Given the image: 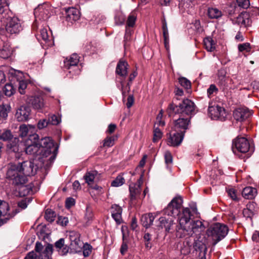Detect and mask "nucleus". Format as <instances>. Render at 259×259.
<instances>
[{
  "label": "nucleus",
  "mask_w": 259,
  "mask_h": 259,
  "mask_svg": "<svg viewBox=\"0 0 259 259\" xmlns=\"http://www.w3.org/2000/svg\"><path fill=\"white\" fill-rule=\"evenodd\" d=\"M202 222L199 220L193 221L188 223V225L183 229H178L177 231V236L182 238L188 236H191L194 233L201 232L204 229Z\"/></svg>",
  "instance_id": "obj_4"
},
{
  "label": "nucleus",
  "mask_w": 259,
  "mask_h": 259,
  "mask_svg": "<svg viewBox=\"0 0 259 259\" xmlns=\"http://www.w3.org/2000/svg\"><path fill=\"white\" fill-rule=\"evenodd\" d=\"M65 241L63 238H61L55 243V247L61 255L66 254L69 250V247L65 245Z\"/></svg>",
  "instance_id": "obj_29"
},
{
  "label": "nucleus",
  "mask_w": 259,
  "mask_h": 259,
  "mask_svg": "<svg viewBox=\"0 0 259 259\" xmlns=\"http://www.w3.org/2000/svg\"><path fill=\"white\" fill-rule=\"evenodd\" d=\"M51 7L47 4L39 5L34 9V15L37 19L47 20L51 15Z\"/></svg>",
  "instance_id": "obj_11"
},
{
  "label": "nucleus",
  "mask_w": 259,
  "mask_h": 259,
  "mask_svg": "<svg viewBox=\"0 0 259 259\" xmlns=\"http://www.w3.org/2000/svg\"><path fill=\"white\" fill-rule=\"evenodd\" d=\"M10 107L9 106H3L0 110V119H6L8 117V114L10 112Z\"/></svg>",
  "instance_id": "obj_48"
},
{
  "label": "nucleus",
  "mask_w": 259,
  "mask_h": 259,
  "mask_svg": "<svg viewBox=\"0 0 259 259\" xmlns=\"http://www.w3.org/2000/svg\"><path fill=\"white\" fill-rule=\"evenodd\" d=\"M247 13H241L236 19L235 23L241 26L247 27L250 25L251 20Z\"/></svg>",
  "instance_id": "obj_28"
},
{
  "label": "nucleus",
  "mask_w": 259,
  "mask_h": 259,
  "mask_svg": "<svg viewBox=\"0 0 259 259\" xmlns=\"http://www.w3.org/2000/svg\"><path fill=\"white\" fill-rule=\"evenodd\" d=\"M228 195L235 201H238V199L236 195V191L233 188L229 189L227 190Z\"/></svg>",
  "instance_id": "obj_56"
},
{
  "label": "nucleus",
  "mask_w": 259,
  "mask_h": 259,
  "mask_svg": "<svg viewBox=\"0 0 259 259\" xmlns=\"http://www.w3.org/2000/svg\"><path fill=\"white\" fill-rule=\"evenodd\" d=\"M205 49L209 52H212L215 49V44L210 37H206L203 40Z\"/></svg>",
  "instance_id": "obj_40"
},
{
  "label": "nucleus",
  "mask_w": 259,
  "mask_h": 259,
  "mask_svg": "<svg viewBox=\"0 0 259 259\" xmlns=\"http://www.w3.org/2000/svg\"><path fill=\"white\" fill-rule=\"evenodd\" d=\"M163 116V110H161L156 117V122L155 123V126H163L165 125V122L162 120Z\"/></svg>",
  "instance_id": "obj_52"
},
{
  "label": "nucleus",
  "mask_w": 259,
  "mask_h": 259,
  "mask_svg": "<svg viewBox=\"0 0 259 259\" xmlns=\"http://www.w3.org/2000/svg\"><path fill=\"white\" fill-rule=\"evenodd\" d=\"M175 116L174 121V128L176 131L185 134L191 124V117L177 115Z\"/></svg>",
  "instance_id": "obj_8"
},
{
  "label": "nucleus",
  "mask_w": 259,
  "mask_h": 259,
  "mask_svg": "<svg viewBox=\"0 0 259 259\" xmlns=\"http://www.w3.org/2000/svg\"><path fill=\"white\" fill-rule=\"evenodd\" d=\"M45 219L49 222H52L55 220L56 214L55 211L51 209H47L45 212Z\"/></svg>",
  "instance_id": "obj_45"
},
{
  "label": "nucleus",
  "mask_w": 259,
  "mask_h": 259,
  "mask_svg": "<svg viewBox=\"0 0 259 259\" xmlns=\"http://www.w3.org/2000/svg\"><path fill=\"white\" fill-rule=\"evenodd\" d=\"M92 247L89 244H86L83 246V254L84 256H88L92 252Z\"/></svg>",
  "instance_id": "obj_57"
},
{
  "label": "nucleus",
  "mask_w": 259,
  "mask_h": 259,
  "mask_svg": "<svg viewBox=\"0 0 259 259\" xmlns=\"http://www.w3.org/2000/svg\"><path fill=\"white\" fill-rule=\"evenodd\" d=\"M134 102V98L133 96L129 95L127 99V102L126 103V106L128 108H131L133 105Z\"/></svg>",
  "instance_id": "obj_63"
},
{
  "label": "nucleus",
  "mask_w": 259,
  "mask_h": 259,
  "mask_svg": "<svg viewBox=\"0 0 259 259\" xmlns=\"http://www.w3.org/2000/svg\"><path fill=\"white\" fill-rule=\"evenodd\" d=\"M168 110L169 113H175L177 115L186 116L192 118L195 113V106L194 103L190 100L184 99L179 105H174L173 103L169 105Z\"/></svg>",
  "instance_id": "obj_1"
},
{
  "label": "nucleus",
  "mask_w": 259,
  "mask_h": 259,
  "mask_svg": "<svg viewBox=\"0 0 259 259\" xmlns=\"http://www.w3.org/2000/svg\"><path fill=\"white\" fill-rule=\"evenodd\" d=\"M144 239L145 242V246L147 248H150L151 247V235L149 233H145L144 235Z\"/></svg>",
  "instance_id": "obj_53"
},
{
  "label": "nucleus",
  "mask_w": 259,
  "mask_h": 259,
  "mask_svg": "<svg viewBox=\"0 0 259 259\" xmlns=\"http://www.w3.org/2000/svg\"><path fill=\"white\" fill-rule=\"evenodd\" d=\"M40 148L44 149L45 155L46 157L51 155L49 158L50 162H52L56 157L58 148L55 146L54 142L49 137L41 139L40 142ZM42 151V149L41 150Z\"/></svg>",
  "instance_id": "obj_5"
},
{
  "label": "nucleus",
  "mask_w": 259,
  "mask_h": 259,
  "mask_svg": "<svg viewBox=\"0 0 259 259\" xmlns=\"http://www.w3.org/2000/svg\"><path fill=\"white\" fill-rule=\"evenodd\" d=\"M75 204V200L72 198H68L66 200V207L70 208Z\"/></svg>",
  "instance_id": "obj_61"
},
{
  "label": "nucleus",
  "mask_w": 259,
  "mask_h": 259,
  "mask_svg": "<svg viewBox=\"0 0 259 259\" xmlns=\"http://www.w3.org/2000/svg\"><path fill=\"white\" fill-rule=\"evenodd\" d=\"M6 96L10 97L15 92V89L11 83H7L3 89Z\"/></svg>",
  "instance_id": "obj_43"
},
{
  "label": "nucleus",
  "mask_w": 259,
  "mask_h": 259,
  "mask_svg": "<svg viewBox=\"0 0 259 259\" xmlns=\"http://www.w3.org/2000/svg\"><path fill=\"white\" fill-rule=\"evenodd\" d=\"M25 145L26 154L34 156L40 153V145L38 135L29 136L25 142Z\"/></svg>",
  "instance_id": "obj_6"
},
{
  "label": "nucleus",
  "mask_w": 259,
  "mask_h": 259,
  "mask_svg": "<svg viewBox=\"0 0 259 259\" xmlns=\"http://www.w3.org/2000/svg\"><path fill=\"white\" fill-rule=\"evenodd\" d=\"M98 172L96 170L88 172L84 176L85 182L88 185L90 186L94 182L95 176H97Z\"/></svg>",
  "instance_id": "obj_38"
},
{
  "label": "nucleus",
  "mask_w": 259,
  "mask_h": 259,
  "mask_svg": "<svg viewBox=\"0 0 259 259\" xmlns=\"http://www.w3.org/2000/svg\"><path fill=\"white\" fill-rule=\"evenodd\" d=\"M14 138L10 130L4 129L0 133V140L4 142H10Z\"/></svg>",
  "instance_id": "obj_36"
},
{
  "label": "nucleus",
  "mask_w": 259,
  "mask_h": 259,
  "mask_svg": "<svg viewBox=\"0 0 259 259\" xmlns=\"http://www.w3.org/2000/svg\"><path fill=\"white\" fill-rule=\"evenodd\" d=\"M218 92V89L214 84L210 85L209 88L207 90V93L208 97L210 98L213 96L214 94H216Z\"/></svg>",
  "instance_id": "obj_51"
},
{
  "label": "nucleus",
  "mask_w": 259,
  "mask_h": 259,
  "mask_svg": "<svg viewBox=\"0 0 259 259\" xmlns=\"http://www.w3.org/2000/svg\"><path fill=\"white\" fill-rule=\"evenodd\" d=\"M7 178L12 181L13 184L26 183L27 178L22 175L18 164L10 163L8 166Z\"/></svg>",
  "instance_id": "obj_3"
},
{
  "label": "nucleus",
  "mask_w": 259,
  "mask_h": 259,
  "mask_svg": "<svg viewBox=\"0 0 259 259\" xmlns=\"http://www.w3.org/2000/svg\"><path fill=\"white\" fill-rule=\"evenodd\" d=\"M116 127H117V126H116V124L111 123L108 125V129L106 131V133L111 134L114 132Z\"/></svg>",
  "instance_id": "obj_64"
},
{
  "label": "nucleus",
  "mask_w": 259,
  "mask_h": 259,
  "mask_svg": "<svg viewBox=\"0 0 259 259\" xmlns=\"http://www.w3.org/2000/svg\"><path fill=\"white\" fill-rule=\"evenodd\" d=\"M238 50L240 52L246 51H249L250 50V44L249 43H244L238 45Z\"/></svg>",
  "instance_id": "obj_58"
},
{
  "label": "nucleus",
  "mask_w": 259,
  "mask_h": 259,
  "mask_svg": "<svg viewBox=\"0 0 259 259\" xmlns=\"http://www.w3.org/2000/svg\"><path fill=\"white\" fill-rule=\"evenodd\" d=\"M222 12L217 8H209L208 10V16L211 19H218L222 16Z\"/></svg>",
  "instance_id": "obj_39"
},
{
  "label": "nucleus",
  "mask_w": 259,
  "mask_h": 259,
  "mask_svg": "<svg viewBox=\"0 0 259 259\" xmlns=\"http://www.w3.org/2000/svg\"><path fill=\"white\" fill-rule=\"evenodd\" d=\"M228 228L224 225L215 223L211 225L207 230L206 234L213 241L212 244L215 246L218 242L223 239L228 234Z\"/></svg>",
  "instance_id": "obj_2"
},
{
  "label": "nucleus",
  "mask_w": 259,
  "mask_h": 259,
  "mask_svg": "<svg viewBox=\"0 0 259 259\" xmlns=\"http://www.w3.org/2000/svg\"><path fill=\"white\" fill-rule=\"evenodd\" d=\"M193 248L197 252L199 253V258L206 259L207 248L206 245L202 241L196 240L193 243Z\"/></svg>",
  "instance_id": "obj_23"
},
{
  "label": "nucleus",
  "mask_w": 259,
  "mask_h": 259,
  "mask_svg": "<svg viewBox=\"0 0 259 259\" xmlns=\"http://www.w3.org/2000/svg\"><path fill=\"white\" fill-rule=\"evenodd\" d=\"M70 241V247L74 250H77L81 247V242L79 239L80 235L75 231H70L67 235Z\"/></svg>",
  "instance_id": "obj_21"
},
{
  "label": "nucleus",
  "mask_w": 259,
  "mask_h": 259,
  "mask_svg": "<svg viewBox=\"0 0 259 259\" xmlns=\"http://www.w3.org/2000/svg\"><path fill=\"white\" fill-rule=\"evenodd\" d=\"M48 124H49L48 120L45 119H41L38 122L37 127L38 129L41 130L46 127Z\"/></svg>",
  "instance_id": "obj_60"
},
{
  "label": "nucleus",
  "mask_w": 259,
  "mask_h": 259,
  "mask_svg": "<svg viewBox=\"0 0 259 259\" xmlns=\"http://www.w3.org/2000/svg\"><path fill=\"white\" fill-rule=\"evenodd\" d=\"M79 61V56L76 54L71 55L69 58H66L64 61V67L68 69H70L72 67H75L77 73H79L80 70L77 67Z\"/></svg>",
  "instance_id": "obj_19"
},
{
  "label": "nucleus",
  "mask_w": 259,
  "mask_h": 259,
  "mask_svg": "<svg viewBox=\"0 0 259 259\" xmlns=\"http://www.w3.org/2000/svg\"><path fill=\"white\" fill-rule=\"evenodd\" d=\"M218 75L219 79L222 82V83L225 81L226 72L224 69H221L219 70Z\"/></svg>",
  "instance_id": "obj_59"
},
{
  "label": "nucleus",
  "mask_w": 259,
  "mask_h": 259,
  "mask_svg": "<svg viewBox=\"0 0 259 259\" xmlns=\"http://www.w3.org/2000/svg\"><path fill=\"white\" fill-rule=\"evenodd\" d=\"M184 134L180 132H171L167 138V144L170 146L177 147L182 143Z\"/></svg>",
  "instance_id": "obj_17"
},
{
  "label": "nucleus",
  "mask_w": 259,
  "mask_h": 259,
  "mask_svg": "<svg viewBox=\"0 0 259 259\" xmlns=\"http://www.w3.org/2000/svg\"><path fill=\"white\" fill-rule=\"evenodd\" d=\"M193 243V240L190 238V236L186 237L181 246L180 251L181 254L184 255L189 254L191 252V247Z\"/></svg>",
  "instance_id": "obj_27"
},
{
  "label": "nucleus",
  "mask_w": 259,
  "mask_h": 259,
  "mask_svg": "<svg viewBox=\"0 0 259 259\" xmlns=\"http://www.w3.org/2000/svg\"><path fill=\"white\" fill-rule=\"evenodd\" d=\"M183 204V199L181 196L174 198L163 210L164 213L169 216L176 217L181 212Z\"/></svg>",
  "instance_id": "obj_7"
},
{
  "label": "nucleus",
  "mask_w": 259,
  "mask_h": 259,
  "mask_svg": "<svg viewBox=\"0 0 259 259\" xmlns=\"http://www.w3.org/2000/svg\"><path fill=\"white\" fill-rule=\"evenodd\" d=\"M155 216L156 215L152 213H146L143 215L141 218L142 225L146 228L150 227L153 224Z\"/></svg>",
  "instance_id": "obj_32"
},
{
  "label": "nucleus",
  "mask_w": 259,
  "mask_h": 259,
  "mask_svg": "<svg viewBox=\"0 0 259 259\" xmlns=\"http://www.w3.org/2000/svg\"><path fill=\"white\" fill-rule=\"evenodd\" d=\"M53 250V245L49 244L42 252L41 254V258H44V259H51Z\"/></svg>",
  "instance_id": "obj_41"
},
{
  "label": "nucleus",
  "mask_w": 259,
  "mask_h": 259,
  "mask_svg": "<svg viewBox=\"0 0 259 259\" xmlns=\"http://www.w3.org/2000/svg\"><path fill=\"white\" fill-rule=\"evenodd\" d=\"M22 175L26 176L34 175L36 172V168H34V164L31 161H24L21 163H18Z\"/></svg>",
  "instance_id": "obj_15"
},
{
  "label": "nucleus",
  "mask_w": 259,
  "mask_h": 259,
  "mask_svg": "<svg viewBox=\"0 0 259 259\" xmlns=\"http://www.w3.org/2000/svg\"><path fill=\"white\" fill-rule=\"evenodd\" d=\"M30 102L34 109H40L44 107V99L41 96L32 97Z\"/></svg>",
  "instance_id": "obj_34"
},
{
  "label": "nucleus",
  "mask_w": 259,
  "mask_h": 259,
  "mask_svg": "<svg viewBox=\"0 0 259 259\" xmlns=\"http://www.w3.org/2000/svg\"><path fill=\"white\" fill-rule=\"evenodd\" d=\"M250 149V144L248 140L244 137H237L233 141L232 150L235 152V149L241 153H246Z\"/></svg>",
  "instance_id": "obj_10"
},
{
  "label": "nucleus",
  "mask_w": 259,
  "mask_h": 259,
  "mask_svg": "<svg viewBox=\"0 0 259 259\" xmlns=\"http://www.w3.org/2000/svg\"><path fill=\"white\" fill-rule=\"evenodd\" d=\"M172 156L169 151H166L164 153V160L167 166H168L172 163Z\"/></svg>",
  "instance_id": "obj_50"
},
{
  "label": "nucleus",
  "mask_w": 259,
  "mask_h": 259,
  "mask_svg": "<svg viewBox=\"0 0 259 259\" xmlns=\"http://www.w3.org/2000/svg\"><path fill=\"white\" fill-rule=\"evenodd\" d=\"M25 183L14 184L17 187L16 189L21 197H24L33 193L32 184L25 185Z\"/></svg>",
  "instance_id": "obj_25"
},
{
  "label": "nucleus",
  "mask_w": 259,
  "mask_h": 259,
  "mask_svg": "<svg viewBox=\"0 0 259 259\" xmlns=\"http://www.w3.org/2000/svg\"><path fill=\"white\" fill-rule=\"evenodd\" d=\"M117 139V136L107 137L103 141V147H110L113 146Z\"/></svg>",
  "instance_id": "obj_42"
},
{
  "label": "nucleus",
  "mask_w": 259,
  "mask_h": 259,
  "mask_svg": "<svg viewBox=\"0 0 259 259\" xmlns=\"http://www.w3.org/2000/svg\"><path fill=\"white\" fill-rule=\"evenodd\" d=\"M19 136L23 138L29 135L31 136L33 135H37L35 134V126L31 124H22L19 126Z\"/></svg>",
  "instance_id": "obj_24"
},
{
  "label": "nucleus",
  "mask_w": 259,
  "mask_h": 259,
  "mask_svg": "<svg viewBox=\"0 0 259 259\" xmlns=\"http://www.w3.org/2000/svg\"><path fill=\"white\" fill-rule=\"evenodd\" d=\"M18 90L21 94H25V90L27 88V83L24 80H20L19 82Z\"/></svg>",
  "instance_id": "obj_55"
},
{
  "label": "nucleus",
  "mask_w": 259,
  "mask_h": 259,
  "mask_svg": "<svg viewBox=\"0 0 259 259\" xmlns=\"http://www.w3.org/2000/svg\"><path fill=\"white\" fill-rule=\"evenodd\" d=\"M112 217L116 222L119 224L121 223V213L122 209L120 206L117 204H113L111 207Z\"/></svg>",
  "instance_id": "obj_26"
},
{
  "label": "nucleus",
  "mask_w": 259,
  "mask_h": 259,
  "mask_svg": "<svg viewBox=\"0 0 259 259\" xmlns=\"http://www.w3.org/2000/svg\"><path fill=\"white\" fill-rule=\"evenodd\" d=\"M162 135L161 130L154 125L153 138V142H157L159 141L162 138Z\"/></svg>",
  "instance_id": "obj_44"
},
{
  "label": "nucleus",
  "mask_w": 259,
  "mask_h": 259,
  "mask_svg": "<svg viewBox=\"0 0 259 259\" xmlns=\"http://www.w3.org/2000/svg\"><path fill=\"white\" fill-rule=\"evenodd\" d=\"M30 113L31 109L30 107L21 106L17 109L15 116L18 121H26L29 118Z\"/></svg>",
  "instance_id": "obj_18"
},
{
  "label": "nucleus",
  "mask_w": 259,
  "mask_h": 259,
  "mask_svg": "<svg viewBox=\"0 0 259 259\" xmlns=\"http://www.w3.org/2000/svg\"><path fill=\"white\" fill-rule=\"evenodd\" d=\"M257 194V190L251 187H246L242 192V196L247 199H253Z\"/></svg>",
  "instance_id": "obj_33"
},
{
  "label": "nucleus",
  "mask_w": 259,
  "mask_h": 259,
  "mask_svg": "<svg viewBox=\"0 0 259 259\" xmlns=\"http://www.w3.org/2000/svg\"><path fill=\"white\" fill-rule=\"evenodd\" d=\"M208 112L209 116L213 119L224 120L227 116L225 109L218 105L216 106H209L208 108Z\"/></svg>",
  "instance_id": "obj_13"
},
{
  "label": "nucleus",
  "mask_w": 259,
  "mask_h": 259,
  "mask_svg": "<svg viewBox=\"0 0 259 259\" xmlns=\"http://www.w3.org/2000/svg\"><path fill=\"white\" fill-rule=\"evenodd\" d=\"M141 178H142V177ZM142 183L141 178H140L138 180V183H133L130 185V201L132 204L135 203L136 201L140 198L141 192V186Z\"/></svg>",
  "instance_id": "obj_14"
},
{
  "label": "nucleus",
  "mask_w": 259,
  "mask_h": 259,
  "mask_svg": "<svg viewBox=\"0 0 259 259\" xmlns=\"http://www.w3.org/2000/svg\"><path fill=\"white\" fill-rule=\"evenodd\" d=\"M79 18L80 12L78 9L73 7L65 9V19L67 21L73 23Z\"/></svg>",
  "instance_id": "obj_22"
},
{
  "label": "nucleus",
  "mask_w": 259,
  "mask_h": 259,
  "mask_svg": "<svg viewBox=\"0 0 259 259\" xmlns=\"http://www.w3.org/2000/svg\"><path fill=\"white\" fill-rule=\"evenodd\" d=\"M5 28L7 32L10 34L18 33L22 30L20 20L16 17H8Z\"/></svg>",
  "instance_id": "obj_9"
},
{
  "label": "nucleus",
  "mask_w": 259,
  "mask_h": 259,
  "mask_svg": "<svg viewBox=\"0 0 259 259\" xmlns=\"http://www.w3.org/2000/svg\"><path fill=\"white\" fill-rule=\"evenodd\" d=\"M128 64L126 61L120 60L118 63L116 73L121 77H125L127 74Z\"/></svg>",
  "instance_id": "obj_30"
},
{
  "label": "nucleus",
  "mask_w": 259,
  "mask_h": 259,
  "mask_svg": "<svg viewBox=\"0 0 259 259\" xmlns=\"http://www.w3.org/2000/svg\"><path fill=\"white\" fill-rule=\"evenodd\" d=\"M60 117L54 114L50 116L48 119L49 124L57 125L60 122Z\"/></svg>",
  "instance_id": "obj_49"
},
{
  "label": "nucleus",
  "mask_w": 259,
  "mask_h": 259,
  "mask_svg": "<svg viewBox=\"0 0 259 259\" xmlns=\"http://www.w3.org/2000/svg\"><path fill=\"white\" fill-rule=\"evenodd\" d=\"M9 206L7 202L0 200V226L6 223L8 220L13 218L16 212L14 211L11 213H8Z\"/></svg>",
  "instance_id": "obj_12"
},
{
  "label": "nucleus",
  "mask_w": 259,
  "mask_h": 259,
  "mask_svg": "<svg viewBox=\"0 0 259 259\" xmlns=\"http://www.w3.org/2000/svg\"><path fill=\"white\" fill-rule=\"evenodd\" d=\"M125 182L123 177L121 175H118L116 178L111 183V186L113 187H119L122 185Z\"/></svg>",
  "instance_id": "obj_46"
},
{
  "label": "nucleus",
  "mask_w": 259,
  "mask_h": 259,
  "mask_svg": "<svg viewBox=\"0 0 259 259\" xmlns=\"http://www.w3.org/2000/svg\"><path fill=\"white\" fill-rule=\"evenodd\" d=\"M137 16L135 13H132L128 16L126 23V34L131 33L130 27H133L135 24Z\"/></svg>",
  "instance_id": "obj_35"
},
{
  "label": "nucleus",
  "mask_w": 259,
  "mask_h": 259,
  "mask_svg": "<svg viewBox=\"0 0 259 259\" xmlns=\"http://www.w3.org/2000/svg\"><path fill=\"white\" fill-rule=\"evenodd\" d=\"M12 53V50L10 45L6 43L3 48L0 50V57L4 59H8Z\"/></svg>",
  "instance_id": "obj_37"
},
{
  "label": "nucleus",
  "mask_w": 259,
  "mask_h": 259,
  "mask_svg": "<svg viewBox=\"0 0 259 259\" xmlns=\"http://www.w3.org/2000/svg\"><path fill=\"white\" fill-rule=\"evenodd\" d=\"M251 115V112L247 108H238L234 110L233 116L237 121L242 122L248 118Z\"/></svg>",
  "instance_id": "obj_20"
},
{
  "label": "nucleus",
  "mask_w": 259,
  "mask_h": 259,
  "mask_svg": "<svg viewBox=\"0 0 259 259\" xmlns=\"http://www.w3.org/2000/svg\"><path fill=\"white\" fill-rule=\"evenodd\" d=\"M19 139L16 137L11 140L10 142H8L6 146L7 151L9 153L12 152H18L19 150Z\"/></svg>",
  "instance_id": "obj_31"
},
{
  "label": "nucleus",
  "mask_w": 259,
  "mask_h": 259,
  "mask_svg": "<svg viewBox=\"0 0 259 259\" xmlns=\"http://www.w3.org/2000/svg\"><path fill=\"white\" fill-rule=\"evenodd\" d=\"M238 5L243 9H247L250 6L249 0H237Z\"/></svg>",
  "instance_id": "obj_54"
},
{
  "label": "nucleus",
  "mask_w": 259,
  "mask_h": 259,
  "mask_svg": "<svg viewBox=\"0 0 259 259\" xmlns=\"http://www.w3.org/2000/svg\"><path fill=\"white\" fill-rule=\"evenodd\" d=\"M179 82L181 86H182L186 89H189L191 88V83L190 81L185 77H180L179 78Z\"/></svg>",
  "instance_id": "obj_47"
},
{
  "label": "nucleus",
  "mask_w": 259,
  "mask_h": 259,
  "mask_svg": "<svg viewBox=\"0 0 259 259\" xmlns=\"http://www.w3.org/2000/svg\"><path fill=\"white\" fill-rule=\"evenodd\" d=\"M191 212L188 208H184L182 209V212L181 211L178 215L179 221L180 225V228L178 229H183L186 226L188 225V223H190Z\"/></svg>",
  "instance_id": "obj_16"
},
{
  "label": "nucleus",
  "mask_w": 259,
  "mask_h": 259,
  "mask_svg": "<svg viewBox=\"0 0 259 259\" xmlns=\"http://www.w3.org/2000/svg\"><path fill=\"white\" fill-rule=\"evenodd\" d=\"M40 32V35L41 38L45 41L47 40L49 38V35H48L47 29H44V28L42 29H41Z\"/></svg>",
  "instance_id": "obj_62"
}]
</instances>
